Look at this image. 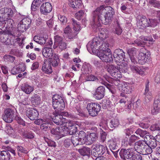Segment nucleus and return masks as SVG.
<instances>
[{
    "label": "nucleus",
    "instance_id": "nucleus-1",
    "mask_svg": "<svg viewBox=\"0 0 160 160\" xmlns=\"http://www.w3.org/2000/svg\"><path fill=\"white\" fill-rule=\"evenodd\" d=\"M114 14V9L111 7H105L104 6H101L92 12L91 24L94 27H98L101 26V23L105 25L108 24L111 22Z\"/></svg>",
    "mask_w": 160,
    "mask_h": 160
},
{
    "label": "nucleus",
    "instance_id": "nucleus-2",
    "mask_svg": "<svg viewBox=\"0 0 160 160\" xmlns=\"http://www.w3.org/2000/svg\"><path fill=\"white\" fill-rule=\"evenodd\" d=\"M108 37V35L104 31H102L99 34L98 37L93 38L91 42H89L87 45L88 50L91 49L92 52H95L96 50L99 52H102L104 49L105 51L110 50L109 48V44L106 40Z\"/></svg>",
    "mask_w": 160,
    "mask_h": 160
},
{
    "label": "nucleus",
    "instance_id": "nucleus-3",
    "mask_svg": "<svg viewBox=\"0 0 160 160\" xmlns=\"http://www.w3.org/2000/svg\"><path fill=\"white\" fill-rule=\"evenodd\" d=\"M92 150L91 154L92 158L102 156L105 152V147L100 144L93 145L92 146Z\"/></svg>",
    "mask_w": 160,
    "mask_h": 160
},
{
    "label": "nucleus",
    "instance_id": "nucleus-4",
    "mask_svg": "<svg viewBox=\"0 0 160 160\" xmlns=\"http://www.w3.org/2000/svg\"><path fill=\"white\" fill-rule=\"evenodd\" d=\"M150 53L144 48H142L140 50L138 56V62L140 64L143 65L148 60V58L150 57Z\"/></svg>",
    "mask_w": 160,
    "mask_h": 160
},
{
    "label": "nucleus",
    "instance_id": "nucleus-5",
    "mask_svg": "<svg viewBox=\"0 0 160 160\" xmlns=\"http://www.w3.org/2000/svg\"><path fill=\"white\" fill-rule=\"evenodd\" d=\"M87 109L90 115L95 117L98 114L101 110V107L98 103L91 102L87 104Z\"/></svg>",
    "mask_w": 160,
    "mask_h": 160
},
{
    "label": "nucleus",
    "instance_id": "nucleus-6",
    "mask_svg": "<svg viewBox=\"0 0 160 160\" xmlns=\"http://www.w3.org/2000/svg\"><path fill=\"white\" fill-rule=\"evenodd\" d=\"M13 11L11 8H2L0 9V21L7 20L12 18L13 15Z\"/></svg>",
    "mask_w": 160,
    "mask_h": 160
},
{
    "label": "nucleus",
    "instance_id": "nucleus-7",
    "mask_svg": "<svg viewBox=\"0 0 160 160\" xmlns=\"http://www.w3.org/2000/svg\"><path fill=\"white\" fill-rule=\"evenodd\" d=\"M97 55L102 61L110 62L113 60L111 50H108V51H105L104 50H103L102 52H99Z\"/></svg>",
    "mask_w": 160,
    "mask_h": 160
},
{
    "label": "nucleus",
    "instance_id": "nucleus-8",
    "mask_svg": "<svg viewBox=\"0 0 160 160\" xmlns=\"http://www.w3.org/2000/svg\"><path fill=\"white\" fill-rule=\"evenodd\" d=\"M4 114L2 115L3 120L6 122H12L15 116V112L14 109L8 108L5 109Z\"/></svg>",
    "mask_w": 160,
    "mask_h": 160
},
{
    "label": "nucleus",
    "instance_id": "nucleus-9",
    "mask_svg": "<svg viewBox=\"0 0 160 160\" xmlns=\"http://www.w3.org/2000/svg\"><path fill=\"white\" fill-rule=\"evenodd\" d=\"M24 108L25 110L23 112L31 120H34L38 118L39 113L36 109L27 108L25 106H24Z\"/></svg>",
    "mask_w": 160,
    "mask_h": 160
},
{
    "label": "nucleus",
    "instance_id": "nucleus-10",
    "mask_svg": "<svg viewBox=\"0 0 160 160\" xmlns=\"http://www.w3.org/2000/svg\"><path fill=\"white\" fill-rule=\"evenodd\" d=\"M137 25L141 29H144L149 27V22L148 18L144 16L139 15L137 16Z\"/></svg>",
    "mask_w": 160,
    "mask_h": 160
},
{
    "label": "nucleus",
    "instance_id": "nucleus-11",
    "mask_svg": "<svg viewBox=\"0 0 160 160\" xmlns=\"http://www.w3.org/2000/svg\"><path fill=\"white\" fill-rule=\"evenodd\" d=\"M108 72L110 73L112 77L116 79H119L122 77L121 71L113 65H111L108 69Z\"/></svg>",
    "mask_w": 160,
    "mask_h": 160
},
{
    "label": "nucleus",
    "instance_id": "nucleus-12",
    "mask_svg": "<svg viewBox=\"0 0 160 160\" xmlns=\"http://www.w3.org/2000/svg\"><path fill=\"white\" fill-rule=\"evenodd\" d=\"M124 52L123 51L120 49H116L114 52V60L117 63L124 61L125 58Z\"/></svg>",
    "mask_w": 160,
    "mask_h": 160
},
{
    "label": "nucleus",
    "instance_id": "nucleus-13",
    "mask_svg": "<svg viewBox=\"0 0 160 160\" xmlns=\"http://www.w3.org/2000/svg\"><path fill=\"white\" fill-rule=\"evenodd\" d=\"M134 149L132 148L126 149H121L119 154L121 158L126 160L131 158L132 156Z\"/></svg>",
    "mask_w": 160,
    "mask_h": 160
},
{
    "label": "nucleus",
    "instance_id": "nucleus-14",
    "mask_svg": "<svg viewBox=\"0 0 160 160\" xmlns=\"http://www.w3.org/2000/svg\"><path fill=\"white\" fill-rule=\"evenodd\" d=\"M134 88L133 83L125 82L122 86L121 92L126 94H130L134 90Z\"/></svg>",
    "mask_w": 160,
    "mask_h": 160
},
{
    "label": "nucleus",
    "instance_id": "nucleus-15",
    "mask_svg": "<svg viewBox=\"0 0 160 160\" xmlns=\"http://www.w3.org/2000/svg\"><path fill=\"white\" fill-rule=\"evenodd\" d=\"M52 10V6L51 4L48 2L43 3L40 8L41 13L44 15H47L50 13Z\"/></svg>",
    "mask_w": 160,
    "mask_h": 160
},
{
    "label": "nucleus",
    "instance_id": "nucleus-16",
    "mask_svg": "<svg viewBox=\"0 0 160 160\" xmlns=\"http://www.w3.org/2000/svg\"><path fill=\"white\" fill-rule=\"evenodd\" d=\"M138 139H139L138 137L134 135H132L129 138L125 137L122 141V144L124 146H128V145L131 146L132 143L134 142L137 140Z\"/></svg>",
    "mask_w": 160,
    "mask_h": 160
},
{
    "label": "nucleus",
    "instance_id": "nucleus-17",
    "mask_svg": "<svg viewBox=\"0 0 160 160\" xmlns=\"http://www.w3.org/2000/svg\"><path fill=\"white\" fill-rule=\"evenodd\" d=\"M146 143L143 140H139L135 143L134 149L138 153L141 154L145 148Z\"/></svg>",
    "mask_w": 160,
    "mask_h": 160
},
{
    "label": "nucleus",
    "instance_id": "nucleus-18",
    "mask_svg": "<svg viewBox=\"0 0 160 160\" xmlns=\"http://www.w3.org/2000/svg\"><path fill=\"white\" fill-rule=\"evenodd\" d=\"M160 110V97L155 100L151 108V113L152 115H156L158 113Z\"/></svg>",
    "mask_w": 160,
    "mask_h": 160
},
{
    "label": "nucleus",
    "instance_id": "nucleus-19",
    "mask_svg": "<svg viewBox=\"0 0 160 160\" xmlns=\"http://www.w3.org/2000/svg\"><path fill=\"white\" fill-rule=\"evenodd\" d=\"M53 121L57 125L60 126L64 125L67 123L66 118L60 115L56 116L53 118Z\"/></svg>",
    "mask_w": 160,
    "mask_h": 160
},
{
    "label": "nucleus",
    "instance_id": "nucleus-20",
    "mask_svg": "<svg viewBox=\"0 0 160 160\" xmlns=\"http://www.w3.org/2000/svg\"><path fill=\"white\" fill-rule=\"evenodd\" d=\"M52 106L55 111H59L64 109L65 104L63 100H61L52 102Z\"/></svg>",
    "mask_w": 160,
    "mask_h": 160
},
{
    "label": "nucleus",
    "instance_id": "nucleus-21",
    "mask_svg": "<svg viewBox=\"0 0 160 160\" xmlns=\"http://www.w3.org/2000/svg\"><path fill=\"white\" fill-rule=\"evenodd\" d=\"M105 88L103 86L99 87L97 89L94 94L95 97L98 100H100L104 96Z\"/></svg>",
    "mask_w": 160,
    "mask_h": 160
},
{
    "label": "nucleus",
    "instance_id": "nucleus-22",
    "mask_svg": "<svg viewBox=\"0 0 160 160\" xmlns=\"http://www.w3.org/2000/svg\"><path fill=\"white\" fill-rule=\"evenodd\" d=\"M145 138L147 139V142L148 143L147 145L151 148H154L156 147L157 141L152 136L146 135L145 137Z\"/></svg>",
    "mask_w": 160,
    "mask_h": 160
},
{
    "label": "nucleus",
    "instance_id": "nucleus-23",
    "mask_svg": "<svg viewBox=\"0 0 160 160\" xmlns=\"http://www.w3.org/2000/svg\"><path fill=\"white\" fill-rule=\"evenodd\" d=\"M42 70L44 73L49 74L52 72V69L51 63L48 60L45 61L42 65Z\"/></svg>",
    "mask_w": 160,
    "mask_h": 160
},
{
    "label": "nucleus",
    "instance_id": "nucleus-24",
    "mask_svg": "<svg viewBox=\"0 0 160 160\" xmlns=\"http://www.w3.org/2000/svg\"><path fill=\"white\" fill-rule=\"evenodd\" d=\"M118 139L115 138H112L108 141V144L111 151L118 149Z\"/></svg>",
    "mask_w": 160,
    "mask_h": 160
},
{
    "label": "nucleus",
    "instance_id": "nucleus-25",
    "mask_svg": "<svg viewBox=\"0 0 160 160\" xmlns=\"http://www.w3.org/2000/svg\"><path fill=\"white\" fill-rule=\"evenodd\" d=\"M117 68L122 72H126L128 71V66L124 61L118 62Z\"/></svg>",
    "mask_w": 160,
    "mask_h": 160
},
{
    "label": "nucleus",
    "instance_id": "nucleus-26",
    "mask_svg": "<svg viewBox=\"0 0 160 160\" xmlns=\"http://www.w3.org/2000/svg\"><path fill=\"white\" fill-rule=\"evenodd\" d=\"M42 54L44 57L50 59L53 56L52 49L49 47L44 48L42 50Z\"/></svg>",
    "mask_w": 160,
    "mask_h": 160
},
{
    "label": "nucleus",
    "instance_id": "nucleus-27",
    "mask_svg": "<svg viewBox=\"0 0 160 160\" xmlns=\"http://www.w3.org/2000/svg\"><path fill=\"white\" fill-rule=\"evenodd\" d=\"M22 90L27 94H30L34 90L33 86L29 85L27 83H25L22 84L21 86Z\"/></svg>",
    "mask_w": 160,
    "mask_h": 160
},
{
    "label": "nucleus",
    "instance_id": "nucleus-28",
    "mask_svg": "<svg viewBox=\"0 0 160 160\" xmlns=\"http://www.w3.org/2000/svg\"><path fill=\"white\" fill-rule=\"evenodd\" d=\"M11 155L8 150L0 151V160H10Z\"/></svg>",
    "mask_w": 160,
    "mask_h": 160
},
{
    "label": "nucleus",
    "instance_id": "nucleus-29",
    "mask_svg": "<svg viewBox=\"0 0 160 160\" xmlns=\"http://www.w3.org/2000/svg\"><path fill=\"white\" fill-rule=\"evenodd\" d=\"M102 106L104 109H108L110 111L113 110L115 105H111V101L108 100H105L102 102Z\"/></svg>",
    "mask_w": 160,
    "mask_h": 160
},
{
    "label": "nucleus",
    "instance_id": "nucleus-30",
    "mask_svg": "<svg viewBox=\"0 0 160 160\" xmlns=\"http://www.w3.org/2000/svg\"><path fill=\"white\" fill-rule=\"evenodd\" d=\"M66 125L67 126L68 133L72 135L76 132L77 128L75 125L71 123H67Z\"/></svg>",
    "mask_w": 160,
    "mask_h": 160
},
{
    "label": "nucleus",
    "instance_id": "nucleus-31",
    "mask_svg": "<svg viewBox=\"0 0 160 160\" xmlns=\"http://www.w3.org/2000/svg\"><path fill=\"white\" fill-rule=\"evenodd\" d=\"M62 126H60L59 127V130L58 132V138H60L61 137L66 136L68 134V129L67 126H65V124Z\"/></svg>",
    "mask_w": 160,
    "mask_h": 160
},
{
    "label": "nucleus",
    "instance_id": "nucleus-32",
    "mask_svg": "<svg viewBox=\"0 0 160 160\" xmlns=\"http://www.w3.org/2000/svg\"><path fill=\"white\" fill-rule=\"evenodd\" d=\"M47 39V38L46 37H38V36H35L33 38L34 42L40 45L45 44Z\"/></svg>",
    "mask_w": 160,
    "mask_h": 160
},
{
    "label": "nucleus",
    "instance_id": "nucleus-33",
    "mask_svg": "<svg viewBox=\"0 0 160 160\" xmlns=\"http://www.w3.org/2000/svg\"><path fill=\"white\" fill-rule=\"evenodd\" d=\"M78 152L81 155L83 156H89L90 155L91 149L90 148L83 147L82 148L79 149Z\"/></svg>",
    "mask_w": 160,
    "mask_h": 160
},
{
    "label": "nucleus",
    "instance_id": "nucleus-34",
    "mask_svg": "<svg viewBox=\"0 0 160 160\" xmlns=\"http://www.w3.org/2000/svg\"><path fill=\"white\" fill-rule=\"evenodd\" d=\"M49 61L53 67H56L58 66L60 62V60L58 56L54 55L53 58L49 59Z\"/></svg>",
    "mask_w": 160,
    "mask_h": 160
},
{
    "label": "nucleus",
    "instance_id": "nucleus-35",
    "mask_svg": "<svg viewBox=\"0 0 160 160\" xmlns=\"http://www.w3.org/2000/svg\"><path fill=\"white\" fill-rule=\"evenodd\" d=\"M82 1L81 0H71V5L74 9L79 8L81 6Z\"/></svg>",
    "mask_w": 160,
    "mask_h": 160
},
{
    "label": "nucleus",
    "instance_id": "nucleus-36",
    "mask_svg": "<svg viewBox=\"0 0 160 160\" xmlns=\"http://www.w3.org/2000/svg\"><path fill=\"white\" fill-rule=\"evenodd\" d=\"M19 132L21 133L24 138L28 139H32L34 138V135L32 133L29 132L27 133L25 132L23 128H22L19 130Z\"/></svg>",
    "mask_w": 160,
    "mask_h": 160
},
{
    "label": "nucleus",
    "instance_id": "nucleus-37",
    "mask_svg": "<svg viewBox=\"0 0 160 160\" xmlns=\"http://www.w3.org/2000/svg\"><path fill=\"white\" fill-rule=\"evenodd\" d=\"M32 102L34 104L39 105L41 103V98L37 94H35L31 97Z\"/></svg>",
    "mask_w": 160,
    "mask_h": 160
},
{
    "label": "nucleus",
    "instance_id": "nucleus-38",
    "mask_svg": "<svg viewBox=\"0 0 160 160\" xmlns=\"http://www.w3.org/2000/svg\"><path fill=\"white\" fill-rule=\"evenodd\" d=\"M72 143L74 146L82 144V141H80L79 138L76 136H72Z\"/></svg>",
    "mask_w": 160,
    "mask_h": 160
},
{
    "label": "nucleus",
    "instance_id": "nucleus-39",
    "mask_svg": "<svg viewBox=\"0 0 160 160\" xmlns=\"http://www.w3.org/2000/svg\"><path fill=\"white\" fill-rule=\"evenodd\" d=\"M5 62L8 63H12L15 59V57L10 55H5L3 57Z\"/></svg>",
    "mask_w": 160,
    "mask_h": 160
},
{
    "label": "nucleus",
    "instance_id": "nucleus-40",
    "mask_svg": "<svg viewBox=\"0 0 160 160\" xmlns=\"http://www.w3.org/2000/svg\"><path fill=\"white\" fill-rule=\"evenodd\" d=\"M63 38L58 35H57L54 37V44L53 45V48L55 49L57 48V45H59V43L63 42Z\"/></svg>",
    "mask_w": 160,
    "mask_h": 160
},
{
    "label": "nucleus",
    "instance_id": "nucleus-41",
    "mask_svg": "<svg viewBox=\"0 0 160 160\" xmlns=\"http://www.w3.org/2000/svg\"><path fill=\"white\" fill-rule=\"evenodd\" d=\"M152 152V148L147 144L145 146V149H143L141 154L142 155H147L151 154Z\"/></svg>",
    "mask_w": 160,
    "mask_h": 160
},
{
    "label": "nucleus",
    "instance_id": "nucleus-42",
    "mask_svg": "<svg viewBox=\"0 0 160 160\" xmlns=\"http://www.w3.org/2000/svg\"><path fill=\"white\" fill-rule=\"evenodd\" d=\"M20 22L21 23H23L28 28L31 23V20L29 18H23Z\"/></svg>",
    "mask_w": 160,
    "mask_h": 160
},
{
    "label": "nucleus",
    "instance_id": "nucleus-43",
    "mask_svg": "<svg viewBox=\"0 0 160 160\" xmlns=\"http://www.w3.org/2000/svg\"><path fill=\"white\" fill-rule=\"evenodd\" d=\"M9 18V19H7L6 20V23L7 26V29H9L12 28L14 25V21L13 19Z\"/></svg>",
    "mask_w": 160,
    "mask_h": 160
},
{
    "label": "nucleus",
    "instance_id": "nucleus-44",
    "mask_svg": "<svg viewBox=\"0 0 160 160\" xmlns=\"http://www.w3.org/2000/svg\"><path fill=\"white\" fill-rule=\"evenodd\" d=\"M72 25L73 26L74 30L76 32H78L80 29V26L78 23L73 18L72 19Z\"/></svg>",
    "mask_w": 160,
    "mask_h": 160
},
{
    "label": "nucleus",
    "instance_id": "nucleus-45",
    "mask_svg": "<svg viewBox=\"0 0 160 160\" xmlns=\"http://www.w3.org/2000/svg\"><path fill=\"white\" fill-rule=\"evenodd\" d=\"M119 124V120L118 119H113L110 122V126L111 128H114L118 127Z\"/></svg>",
    "mask_w": 160,
    "mask_h": 160
},
{
    "label": "nucleus",
    "instance_id": "nucleus-46",
    "mask_svg": "<svg viewBox=\"0 0 160 160\" xmlns=\"http://www.w3.org/2000/svg\"><path fill=\"white\" fill-rule=\"evenodd\" d=\"M8 133L11 137L16 138L17 136L16 133L14 132L13 128L11 127H8L7 129Z\"/></svg>",
    "mask_w": 160,
    "mask_h": 160
},
{
    "label": "nucleus",
    "instance_id": "nucleus-47",
    "mask_svg": "<svg viewBox=\"0 0 160 160\" xmlns=\"http://www.w3.org/2000/svg\"><path fill=\"white\" fill-rule=\"evenodd\" d=\"M149 27H155L160 22L158 19H149Z\"/></svg>",
    "mask_w": 160,
    "mask_h": 160
},
{
    "label": "nucleus",
    "instance_id": "nucleus-48",
    "mask_svg": "<svg viewBox=\"0 0 160 160\" xmlns=\"http://www.w3.org/2000/svg\"><path fill=\"white\" fill-rule=\"evenodd\" d=\"M149 3L154 7L160 8V3L157 0H149Z\"/></svg>",
    "mask_w": 160,
    "mask_h": 160
},
{
    "label": "nucleus",
    "instance_id": "nucleus-49",
    "mask_svg": "<svg viewBox=\"0 0 160 160\" xmlns=\"http://www.w3.org/2000/svg\"><path fill=\"white\" fill-rule=\"evenodd\" d=\"M28 28L27 27H26V26L24 25L23 23H21L20 22L18 25V29L20 32H23L25 31Z\"/></svg>",
    "mask_w": 160,
    "mask_h": 160
},
{
    "label": "nucleus",
    "instance_id": "nucleus-50",
    "mask_svg": "<svg viewBox=\"0 0 160 160\" xmlns=\"http://www.w3.org/2000/svg\"><path fill=\"white\" fill-rule=\"evenodd\" d=\"M147 132L146 131L142 130L138 128L135 132V133L137 135H139L141 137H143L147 134Z\"/></svg>",
    "mask_w": 160,
    "mask_h": 160
},
{
    "label": "nucleus",
    "instance_id": "nucleus-51",
    "mask_svg": "<svg viewBox=\"0 0 160 160\" xmlns=\"http://www.w3.org/2000/svg\"><path fill=\"white\" fill-rule=\"evenodd\" d=\"M130 68L134 72L137 73L139 74H141L142 71L139 67L135 65H131Z\"/></svg>",
    "mask_w": 160,
    "mask_h": 160
},
{
    "label": "nucleus",
    "instance_id": "nucleus-52",
    "mask_svg": "<svg viewBox=\"0 0 160 160\" xmlns=\"http://www.w3.org/2000/svg\"><path fill=\"white\" fill-rule=\"evenodd\" d=\"M48 125L49 123L48 122L44 121L40 125V128L43 131H46L48 129Z\"/></svg>",
    "mask_w": 160,
    "mask_h": 160
},
{
    "label": "nucleus",
    "instance_id": "nucleus-53",
    "mask_svg": "<svg viewBox=\"0 0 160 160\" xmlns=\"http://www.w3.org/2000/svg\"><path fill=\"white\" fill-rule=\"evenodd\" d=\"M84 15V13L83 10H80L76 13L75 17L78 20H80L82 18Z\"/></svg>",
    "mask_w": 160,
    "mask_h": 160
},
{
    "label": "nucleus",
    "instance_id": "nucleus-54",
    "mask_svg": "<svg viewBox=\"0 0 160 160\" xmlns=\"http://www.w3.org/2000/svg\"><path fill=\"white\" fill-rule=\"evenodd\" d=\"M134 43L132 44L135 43L138 46L144 47V46L146 44V42L142 41L140 39H136L134 41Z\"/></svg>",
    "mask_w": 160,
    "mask_h": 160
},
{
    "label": "nucleus",
    "instance_id": "nucleus-55",
    "mask_svg": "<svg viewBox=\"0 0 160 160\" xmlns=\"http://www.w3.org/2000/svg\"><path fill=\"white\" fill-rule=\"evenodd\" d=\"M86 133L83 131H81L79 132L78 135L77 136L79 138L80 141H84L86 137Z\"/></svg>",
    "mask_w": 160,
    "mask_h": 160
},
{
    "label": "nucleus",
    "instance_id": "nucleus-56",
    "mask_svg": "<svg viewBox=\"0 0 160 160\" xmlns=\"http://www.w3.org/2000/svg\"><path fill=\"white\" fill-rule=\"evenodd\" d=\"M144 95H145V101L146 102H149L152 100L153 98L151 92H149Z\"/></svg>",
    "mask_w": 160,
    "mask_h": 160
},
{
    "label": "nucleus",
    "instance_id": "nucleus-57",
    "mask_svg": "<svg viewBox=\"0 0 160 160\" xmlns=\"http://www.w3.org/2000/svg\"><path fill=\"white\" fill-rule=\"evenodd\" d=\"M10 35L12 36V39L10 40L9 42L8 43V45H11L13 46H17V37H15L13 36L12 34H10Z\"/></svg>",
    "mask_w": 160,
    "mask_h": 160
},
{
    "label": "nucleus",
    "instance_id": "nucleus-58",
    "mask_svg": "<svg viewBox=\"0 0 160 160\" xmlns=\"http://www.w3.org/2000/svg\"><path fill=\"white\" fill-rule=\"evenodd\" d=\"M122 30L121 27L120 26L119 24L117 22V26L115 28L114 33L118 35H120L122 32Z\"/></svg>",
    "mask_w": 160,
    "mask_h": 160
},
{
    "label": "nucleus",
    "instance_id": "nucleus-59",
    "mask_svg": "<svg viewBox=\"0 0 160 160\" xmlns=\"http://www.w3.org/2000/svg\"><path fill=\"white\" fill-rule=\"evenodd\" d=\"M137 52L136 49L135 48H132L128 50V53L129 57L132 56H136Z\"/></svg>",
    "mask_w": 160,
    "mask_h": 160
},
{
    "label": "nucleus",
    "instance_id": "nucleus-60",
    "mask_svg": "<svg viewBox=\"0 0 160 160\" xmlns=\"http://www.w3.org/2000/svg\"><path fill=\"white\" fill-rule=\"evenodd\" d=\"M150 129L152 131L160 130V125L158 123L152 125L151 126Z\"/></svg>",
    "mask_w": 160,
    "mask_h": 160
},
{
    "label": "nucleus",
    "instance_id": "nucleus-61",
    "mask_svg": "<svg viewBox=\"0 0 160 160\" xmlns=\"http://www.w3.org/2000/svg\"><path fill=\"white\" fill-rule=\"evenodd\" d=\"M58 19L61 23L63 24H65L67 22V18L65 16L61 15H58Z\"/></svg>",
    "mask_w": 160,
    "mask_h": 160
},
{
    "label": "nucleus",
    "instance_id": "nucleus-62",
    "mask_svg": "<svg viewBox=\"0 0 160 160\" xmlns=\"http://www.w3.org/2000/svg\"><path fill=\"white\" fill-rule=\"evenodd\" d=\"M139 153L138 154H133L132 160H142V156Z\"/></svg>",
    "mask_w": 160,
    "mask_h": 160
},
{
    "label": "nucleus",
    "instance_id": "nucleus-63",
    "mask_svg": "<svg viewBox=\"0 0 160 160\" xmlns=\"http://www.w3.org/2000/svg\"><path fill=\"white\" fill-rule=\"evenodd\" d=\"M52 101H59L63 100L61 96L58 94H56L53 96Z\"/></svg>",
    "mask_w": 160,
    "mask_h": 160
},
{
    "label": "nucleus",
    "instance_id": "nucleus-64",
    "mask_svg": "<svg viewBox=\"0 0 160 160\" xmlns=\"http://www.w3.org/2000/svg\"><path fill=\"white\" fill-rule=\"evenodd\" d=\"M6 20H2L0 21V29H3L4 30L7 29V26L6 25Z\"/></svg>",
    "mask_w": 160,
    "mask_h": 160
}]
</instances>
